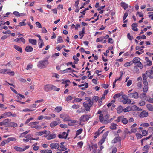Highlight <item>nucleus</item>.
Wrapping results in <instances>:
<instances>
[{"label":"nucleus","instance_id":"2","mask_svg":"<svg viewBox=\"0 0 153 153\" xmlns=\"http://www.w3.org/2000/svg\"><path fill=\"white\" fill-rule=\"evenodd\" d=\"M54 87L55 86L51 84H47L44 86V89L45 91L47 92L53 89Z\"/></svg>","mask_w":153,"mask_h":153},{"label":"nucleus","instance_id":"9","mask_svg":"<svg viewBox=\"0 0 153 153\" xmlns=\"http://www.w3.org/2000/svg\"><path fill=\"white\" fill-rule=\"evenodd\" d=\"M50 146L52 149H57L59 147V144L57 143H51Z\"/></svg>","mask_w":153,"mask_h":153},{"label":"nucleus","instance_id":"43","mask_svg":"<svg viewBox=\"0 0 153 153\" xmlns=\"http://www.w3.org/2000/svg\"><path fill=\"white\" fill-rule=\"evenodd\" d=\"M39 123V122H34L30 123L28 124L29 126H30L31 125H35L38 124Z\"/></svg>","mask_w":153,"mask_h":153},{"label":"nucleus","instance_id":"41","mask_svg":"<svg viewBox=\"0 0 153 153\" xmlns=\"http://www.w3.org/2000/svg\"><path fill=\"white\" fill-rule=\"evenodd\" d=\"M121 96V94L120 93L114 95L113 97L114 99L120 97Z\"/></svg>","mask_w":153,"mask_h":153},{"label":"nucleus","instance_id":"63","mask_svg":"<svg viewBox=\"0 0 153 153\" xmlns=\"http://www.w3.org/2000/svg\"><path fill=\"white\" fill-rule=\"evenodd\" d=\"M131 131L132 133H135L137 131V130L136 128H131Z\"/></svg>","mask_w":153,"mask_h":153},{"label":"nucleus","instance_id":"5","mask_svg":"<svg viewBox=\"0 0 153 153\" xmlns=\"http://www.w3.org/2000/svg\"><path fill=\"white\" fill-rule=\"evenodd\" d=\"M105 111H101L99 110L97 112L98 114H100V115L99 117V118L100 121L102 122L103 121V115H105Z\"/></svg>","mask_w":153,"mask_h":153},{"label":"nucleus","instance_id":"15","mask_svg":"<svg viewBox=\"0 0 153 153\" xmlns=\"http://www.w3.org/2000/svg\"><path fill=\"white\" fill-rule=\"evenodd\" d=\"M142 76L143 81V84L145 85L147 84V83H148L147 81V76L145 75V74H143Z\"/></svg>","mask_w":153,"mask_h":153},{"label":"nucleus","instance_id":"26","mask_svg":"<svg viewBox=\"0 0 153 153\" xmlns=\"http://www.w3.org/2000/svg\"><path fill=\"white\" fill-rule=\"evenodd\" d=\"M40 152L42 153H51L52 151L51 150L48 149L45 150H41Z\"/></svg>","mask_w":153,"mask_h":153},{"label":"nucleus","instance_id":"53","mask_svg":"<svg viewBox=\"0 0 153 153\" xmlns=\"http://www.w3.org/2000/svg\"><path fill=\"white\" fill-rule=\"evenodd\" d=\"M104 130H103L102 131H101L99 132L98 131V132H96L95 133V134L97 136H99L100 135V134H101L103 133V131H104Z\"/></svg>","mask_w":153,"mask_h":153},{"label":"nucleus","instance_id":"8","mask_svg":"<svg viewBox=\"0 0 153 153\" xmlns=\"http://www.w3.org/2000/svg\"><path fill=\"white\" fill-rule=\"evenodd\" d=\"M148 115V113L146 111H143L141 112L139 116L140 118H143L147 117Z\"/></svg>","mask_w":153,"mask_h":153},{"label":"nucleus","instance_id":"31","mask_svg":"<svg viewBox=\"0 0 153 153\" xmlns=\"http://www.w3.org/2000/svg\"><path fill=\"white\" fill-rule=\"evenodd\" d=\"M62 109V108L61 107H57L55 108V111L57 112H60Z\"/></svg>","mask_w":153,"mask_h":153},{"label":"nucleus","instance_id":"49","mask_svg":"<svg viewBox=\"0 0 153 153\" xmlns=\"http://www.w3.org/2000/svg\"><path fill=\"white\" fill-rule=\"evenodd\" d=\"M148 131L149 133H151L152 134L153 133V127H149V128Z\"/></svg>","mask_w":153,"mask_h":153},{"label":"nucleus","instance_id":"17","mask_svg":"<svg viewBox=\"0 0 153 153\" xmlns=\"http://www.w3.org/2000/svg\"><path fill=\"white\" fill-rule=\"evenodd\" d=\"M83 106L85 108V110L87 111H89L90 110V106L88 105V104L85 103H83Z\"/></svg>","mask_w":153,"mask_h":153},{"label":"nucleus","instance_id":"57","mask_svg":"<svg viewBox=\"0 0 153 153\" xmlns=\"http://www.w3.org/2000/svg\"><path fill=\"white\" fill-rule=\"evenodd\" d=\"M36 24L39 28H42L41 25L39 22H36Z\"/></svg>","mask_w":153,"mask_h":153},{"label":"nucleus","instance_id":"48","mask_svg":"<svg viewBox=\"0 0 153 153\" xmlns=\"http://www.w3.org/2000/svg\"><path fill=\"white\" fill-rule=\"evenodd\" d=\"M32 66L33 65L32 64H29L27 65L26 69L28 70L30 69H31L32 68Z\"/></svg>","mask_w":153,"mask_h":153},{"label":"nucleus","instance_id":"7","mask_svg":"<svg viewBox=\"0 0 153 153\" xmlns=\"http://www.w3.org/2000/svg\"><path fill=\"white\" fill-rule=\"evenodd\" d=\"M128 96L130 98H133L137 99L138 98V94L137 92H134L129 94Z\"/></svg>","mask_w":153,"mask_h":153},{"label":"nucleus","instance_id":"44","mask_svg":"<svg viewBox=\"0 0 153 153\" xmlns=\"http://www.w3.org/2000/svg\"><path fill=\"white\" fill-rule=\"evenodd\" d=\"M16 139L13 137H10L7 139V141L8 142H10L11 141H16Z\"/></svg>","mask_w":153,"mask_h":153},{"label":"nucleus","instance_id":"6","mask_svg":"<svg viewBox=\"0 0 153 153\" xmlns=\"http://www.w3.org/2000/svg\"><path fill=\"white\" fill-rule=\"evenodd\" d=\"M57 120L55 121H53L50 124V126L51 127L53 128L56 126L57 124L60 123H61L59 118L57 119Z\"/></svg>","mask_w":153,"mask_h":153},{"label":"nucleus","instance_id":"3","mask_svg":"<svg viewBox=\"0 0 153 153\" xmlns=\"http://www.w3.org/2000/svg\"><path fill=\"white\" fill-rule=\"evenodd\" d=\"M144 66L146 67V66H149L152 64L151 61L150 60L148 57H146L145 58V62H144Z\"/></svg>","mask_w":153,"mask_h":153},{"label":"nucleus","instance_id":"23","mask_svg":"<svg viewBox=\"0 0 153 153\" xmlns=\"http://www.w3.org/2000/svg\"><path fill=\"white\" fill-rule=\"evenodd\" d=\"M120 4L125 10L128 7V5L124 2H121Z\"/></svg>","mask_w":153,"mask_h":153},{"label":"nucleus","instance_id":"10","mask_svg":"<svg viewBox=\"0 0 153 153\" xmlns=\"http://www.w3.org/2000/svg\"><path fill=\"white\" fill-rule=\"evenodd\" d=\"M121 137H116L112 140V143L115 144L118 142H121Z\"/></svg>","mask_w":153,"mask_h":153},{"label":"nucleus","instance_id":"50","mask_svg":"<svg viewBox=\"0 0 153 153\" xmlns=\"http://www.w3.org/2000/svg\"><path fill=\"white\" fill-rule=\"evenodd\" d=\"M132 83V81L131 80H129L128 81L127 83V86H129L131 85Z\"/></svg>","mask_w":153,"mask_h":153},{"label":"nucleus","instance_id":"58","mask_svg":"<svg viewBox=\"0 0 153 153\" xmlns=\"http://www.w3.org/2000/svg\"><path fill=\"white\" fill-rule=\"evenodd\" d=\"M82 99L81 98H77L74 99V101L76 102H79L82 101Z\"/></svg>","mask_w":153,"mask_h":153},{"label":"nucleus","instance_id":"60","mask_svg":"<svg viewBox=\"0 0 153 153\" xmlns=\"http://www.w3.org/2000/svg\"><path fill=\"white\" fill-rule=\"evenodd\" d=\"M123 117V116H122L118 117L117 120L116 121L117 122H119L121 120V119Z\"/></svg>","mask_w":153,"mask_h":153},{"label":"nucleus","instance_id":"20","mask_svg":"<svg viewBox=\"0 0 153 153\" xmlns=\"http://www.w3.org/2000/svg\"><path fill=\"white\" fill-rule=\"evenodd\" d=\"M29 42L33 45H36L37 43V41L36 40L32 39H29Z\"/></svg>","mask_w":153,"mask_h":153},{"label":"nucleus","instance_id":"33","mask_svg":"<svg viewBox=\"0 0 153 153\" xmlns=\"http://www.w3.org/2000/svg\"><path fill=\"white\" fill-rule=\"evenodd\" d=\"M122 121L123 124H126L128 123V120L126 118H124L122 119Z\"/></svg>","mask_w":153,"mask_h":153},{"label":"nucleus","instance_id":"19","mask_svg":"<svg viewBox=\"0 0 153 153\" xmlns=\"http://www.w3.org/2000/svg\"><path fill=\"white\" fill-rule=\"evenodd\" d=\"M123 108L122 106H120L117 108V112L118 113L120 114L123 111Z\"/></svg>","mask_w":153,"mask_h":153},{"label":"nucleus","instance_id":"30","mask_svg":"<svg viewBox=\"0 0 153 153\" xmlns=\"http://www.w3.org/2000/svg\"><path fill=\"white\" fill-rule=\"evenodd\" d=\"M57 42L58 43H62L63 42V40L62 39L61 36H59L57 39Z\"/></svg>","mask_w":153,"mask_h":153},{"label":"nucleus","instance_id":"1","mask_svg":"<svg viewBox=\"0 0 153 153\" xmlns=\"http://www.w3.org/2000/svg\"><path fill=\"white\" fill-rule=\"evenodd\" d=\"M48 64V60H45L39 61L37 66L40 68H44L45 67V65Z\"/></svg>","mask_w":153,"mask_h":153},{"label":"nucleus","instance_id":"24","mask_svg":"<svg viewBox=\"0 0 153 153\" xmlns=\"http://www.w3.org/2000/svg\"><path fill=\"white\" fill-rule=\"evenodd\" d=\"M105 115H103V119L104 120H108L109 118V115L108 114L106 111H105Z\"/></svg>","mask_w":153,"mask_h":153},{"label":"nucleus","instance_id":"54","mask_svg":"<svg viewBox=\"0 0 153 153\" xmlns=\"http://www.w3.org/2000/svg\"><path fill=\"white\" fill-rule=\"evenodd\" d=\"M105 139L102 138V139L99 142V144L100 145H102L105 141Z\"/></svg>","mask_w":153,"mask_h":153},{"label":"nucleus","instance_id":"42","mask_svg":"<svg viewBox=\"0 0 153 153\" xmlns=\"http://www.w3.org/2000/svg\"><path fill=\"white\" fill-rule=\"evenodd\" d=\"M145 104V102L144 101H140L139 103V105L140 106H143Z\"/></svg>","mask_w":153,"mask_h":153},{"label":"nucleus","instance_id":"46","mask_svg":"<svg viewBox=\"0 0 153 153\" xmlns=\"http://www.w3.org/2000/svg\"><path fill=\"white\" fill-rule=\"evenodd\" d=\"M60 126L63 128H65L68 127V126L66 124H61L60 125Z\"/></svg>","mask_w":153,"mask_h":153},{"label":"nucleus","instance_id":"38","mask_svg":"<svg viewBox=\"0 0 153 153\" xmlns=\"http://www.w3.org/2000/svg\"><path fill=\"white\" fill-rule=\"evenodd\" d=\"M79 107V105L77 104H74L72 106V108L73 109H77Z\"/></svg>","mask_w":153,"mask_h":153},{"label":"nucleus","instance_id":"47","mask_svg":"<svg viewBox=\"0 0 153 153\" xmlns=\"http://www.w3.org/2000/svg\"><path fill=\"white\" fill-rule=\"evenodd\" d=\"M127 37L130 40H131L133 39V36H130V33H128V34Z\"/></svg>","mask_w":153,"mask_h":153},{"label":"nucleus","instance_id":"29","mask_svg":"<svg viewBox=\"0 0 153 153\" xmlns=\"http://www.w3.org/2000/svg\"><path fill=\"white\" fill-rule=\"evenodd\" d=\"M131 110V108L130 107H127L123 109V111L124 112H127L130 111Z\"/></svg>","mask_w":153,"mask_h":153},{"label":"nucleus","instance_id":"16","mask_svg":"<svg viewBox=\"0 0 153 153\" xmlns=\"http://www.w3.org/2000/svg\"><path fill=\"white\" fill-rule=\"evenodd\" d=\"M68 122H69L68 125L72 126L74 125V124L76 122V121L73 120H69Z\"/></svg>","mask_w":153,"mask_h":153},{"label":"nucleus","instance_id":"11","mask_svg":"<svg viewBox=\"0 0 153 153\" xmlns=\"http://www.w3.org/2000/svg\"><path fill=\"white\" fill-rule=\"evenodd\" d=\"M68 135V134H66V133L64 132L62 133V134H59L58 136L60 138H64L66 139Z\"/></svg>","mask_w":153,"mask_h":153},{"label":"nucleus","instance_id":"55","mask_svg":"<svg viewBox=\"0 0 153 153\" xmlns=\"http://www.w3.org/2000/svg\"><path fill=\"white\" fill-rule=\"evenodd\" d=\"M99 97L97 96H94L93 98V99L96 102H97L99 100Z\"/></svg>","mask_w":153,"mask_h":153},{"label":"nucleus","instance_id":"14","mask_svg":"<svg viewBox=\"0 0 153 153\" xmlns=\"http://www.w3.org/2000/svg\"><path fill=\"white\" fill-rule=\"evenodd\" d=\"M17 126V124L13 122H10L7 124V126L8 127H16Z\"/></svg>","mask_w":153,"mask_h":153},{"label":"nucleus","instance_id":"4","mask_svg":"<svg viewBox=\"0 0 153 153\" xmlns=\"http://www.w3.org/2000/svg\"><path fill=\"white\" fill-rule=\"evenodd\" d=\"M90 118V116L87 115H84L82 116L80 119L81 121L85 122L88 120L89 118Z\"/></svg>","mask_w":153,"mask_h":153},{"label":"nucleus","instance_id":"45","mask_svg":"<svg viewBox=\"0 0 153 153\" xmlns=\"http://www.w3.org/2000/svg\"><path fill=\"white\" fill-rule=\"evenodd\" d=\"M136 135L138 138H141L143 137L142 135L140 133H136Z\"/></svg>","mask_w":153,"mask_h":153},{"label":"nucleus","instance_id":"21","mask_svg":"<svg viewBox=\"0 0 153 153\" xmlns=\"http://www.w3.org/2000/svg\"><path fill=\"white\" fill-rule=\"evenodd\" d=\"M14 48L17 51H19L20 53L22 52V48L19 46H17L16 45H14Z\"/></svg>","mask_w":153,"mask_h":153},{"label":"nucleus","instance_id":"40","mask_svg":"<svg viewBox=\"0 0 153 153\" xmlns=\"http://www.w3.org/2000/svg\"><path fill=\"white\" fill-rule=\"evenodd\" d=\"M11 121V120L9 119H6L4 120L3 122L4 124L5 125L7 123L10 122Z\"/></svg>","mask_w":153,"mask_h":153},{"label":"nucleus","instance_id":"28","mask_svg":"<svg viewBox=\"0 0 153 153\" xmlns=\"http://www.w3.org/2000/svg\"><path fill=\"white\" fill-rule=\"evenodd\" d=\"M148 83H147L146 85L144 84V86L143 90V91L144 92H146L147 91L148 89Z\"/></svg>","mask_w":153,"mask_h":153},{"label":"nucleus","instance_id":"18","mask_svg":"<svg viewBox=\"0 0 153 153\" xmlns=\"http://www.w3.org/2000/svg\"><path fill=\"white\" fill-rule=\"evenodd\" d=\"M140 59L138 57H135L134 58L132 62L134 64H136L138 62H140Z\"/></svg>","mask_w":153,"mask_h":153},{"label":"nucleus","instance_id":"35","mask_svg":"<svg viewBox=\"0 0 153 153\" xmlns=\"http://www.w3.org/2000/svg\"><path fill=\"white\" fill-rule=\"evenodd\" d=\"M8 70L7 69H4L0 70V73L4 74Z\"/></svg>","mask_w":153,"mask_h":153},{"label":"nucleus","instance_id":"39","mask_svg":"<svg viewBox=\"0 0 153 153\" xmlns=\"http://www.w3.org/2000/svg\"><path fill=\"white\" fill-rule=\"evenodd\" d=\"M108 133L109 131H107L105 133L102 137V138L105 139L106 138Z\"/></svg>","mask_w":153,"mask_h":153},{"label":"nucleus","instance_id":"22","mask_svg":"<svg viewBox=\"0 0 153 153\" xmlns=\"http://www.w3.org/2000/svg\"><path fill=\"white\" fill-rule=\"evenodd\" d=\"M147 109L151 111H153V107L152 105L150 104H148L146 105Z\"/></svg>","mask_w":153,"mask_h":153},{"label":"nucleus","instance_id":"12","mask_svg":"<svg viewBox=\"0 0 153 153\" xmlns=\"http://www.w3.org/2000/svg\"><path fill=\"white\" fill-rule=\"evenodd\" d=\"M33 48L31 46L29 45L27 46L25 48L26 51L28 52H31L33 51Z\"/></svg>","mask_w":153,"mask_h":153},{"label":"nucleus","instance_id":"56","mask_svg":"<svg viewBox=\"0 0 153 153\" xmlns=\"http://www.w3.org/2000/svg\"><path fill=\"white\" fill-rule=\"evenodd\" d=\"M131 61L129 62H127L124 64V66L125 67H128L131 65Z\"/></svg>","mask_w":153,"mask_h":153},{"label":"nucleus","instance_id":"36","mask_svg":"<svg viewBox=\"0 0 153 153\" xmlns=\"http://www.w3.org/2000/svg\"><path fill=\"white\" fill-rule=\"evenodd\" d=\"M3 114L4 116H10L12 115V113L10 112H8L4 113Z\"/></svg>","mask_w":153,"mask_h":153},{"label":"nucleus","instance_id":"59","mask_svg":"<svg viewBox=\"0 0 153 153\" xmlns=\"http://www.w3.org/2000/svg\"><path fill=\"white\" fill-rule=\"evenodd\" d=\"M73 59L75 61H76V62H77L79 61V59L77 57V56H74L73 57Z\"/></svg>","mask_w":153,"mask_h":153},{"label":"nucleus","instance_id":"32","mask_svg":"<svg viewBox=\"0 0 153 153\" xmlns=\"http://www.w3.org/2000/svg\"><path fill=\"white\" fill-rule=\"evenodd\" d=\"M60 148L61 149H58L57 151H65L67 149V148L65 147H64L63 146H60Z\"/></svg>","mask_w":153,"mask_h":153},{"label":"nucleus","instance_id":"61","mask_svg":"<svg viewBox=\"0 0 153 153\" xmlns=\"http://www.w3.org/2000/svg\"><path fill=\"white\" fill-rule=\"evenodd\" d=\"M128 15V14L127 12H126L125 13L123 17V20H124L127 17Z\"/></svg>","mask_w":153,"mask_h":153},{"label":"nucleus","instance_id":"34","mask_svg":"<svg viewBox=\"0 0 153 153\" xmlns=\"http://www.w3.org/2000/svg\"><path fill=\"white\" fill-rule=\"evenodd\" d=\"M82 130H83L81 128L77 130L76 131V136L79 135V134H80L82 133Z\"/></svg>","mask_w":153,"mask_h":153},{"label":"nucleus","instance_id":"62","mask_svg":"<svg viewBox=\"0 0 153 153\" xmlns=\"http://www.w3.org/2000/svg\"><path fill=\"white\" fill-rule=\"evenodd\" d=\"M142 125H143V126L144 127H147L149 126V125L148 123H145L144 124H141V126H142Z\"/></svg>","mask_w":153,"mask_h":153},{"label":"nucleus","instance_id":"25","mask_svg":"<svg viewBox=\"0 0 153 153\" xmlns=\"http://www.w3.org/2000/svg\"><path fill=\"white\" fill-rule=\"evenodd\" d=\"M14 149L16 151H18L20 152H23V148L19 147L18 146H15L14 147Z\"/></svg>","mask_w":153,"mask_h":153},{"label":"nucleus","instance_id":"13","mask_svg":"<svg viewBox=\"0 0 153 153\" xmlns=\"http://www.w3.org/2000/svg\"><path fill=\"white\" fill-rule=\"evenodd\" d=\"M56 137V135L55 134H51L48 136L47 139L48 140H50L51 139H54Z\"/></svg>","mask_w":153,"mask_h":153},{"label":"nucleus","instance_id":"27","mask_svg":"<svg viewBox=\"0 0 153 153\" xmlns=\"http://www.w3.org/2000/svg\"><path fill=\"white\" fill-rule=\"evenodd\" d=\"M135 65H136L139 67L140 69H142L143 68V65L140 62H138Z\"/></svg>","mask_w":153,"mask_h":153},{"label":"nucleus","instance_id":"51","mask_svg":"<svg viewBox=\"0 0 153 153\" xmlns=\"http://www.w3.org/2000/svg\"><path fill=\"white\" fill-rule=\"evenodd\" d=\"M88 10L89 8H86L83 11L81 12L80 13L82 14L83 15H84L86 13V11Z\"/></svg>","mask_w":153,"mask_h":153},{"label":"nucleus","instance_id":"64","mask_svg":"<svg viewBox=\"0 0 153 153\" xmlns=\"http://www.w3.org/2000/svg\"><path fill=\"white\" fill-rule=\"evenodd\" d=\"M150 73V75H152L153 74V66L152 67L151 70H149Z\"/></svg>","mask_w":153,"mask_h":153},{"label":"nucleus","instance_id":"52","mask_svg":"<svg viewBox=\"0 0 153 153\" xmlns=\"http://www.w3.org/2000/svg\"><path fill=\"white\" fill-rule=\"evenodd\" d=\"M46 132L47 131L46 130H44L42 131L39 132V134L40 135H43V134H46Z\"/></svg>","mask_w":153,"mask_h":153},{"label":"nucleus","instance_id":"37","mask_svg":"<svg viewBox=\"0 0 153 153\" xmlns=\"http://www.w3.org/2000/svg\"><path fill=\"white\" fill-rule=\"evenodd\" d=\"M116 124L114 123L111 124V125L110 126V128L111 129H115L116 128Z\"/></svg>","mask_w":153,"mask_h":153}]
</instances>
